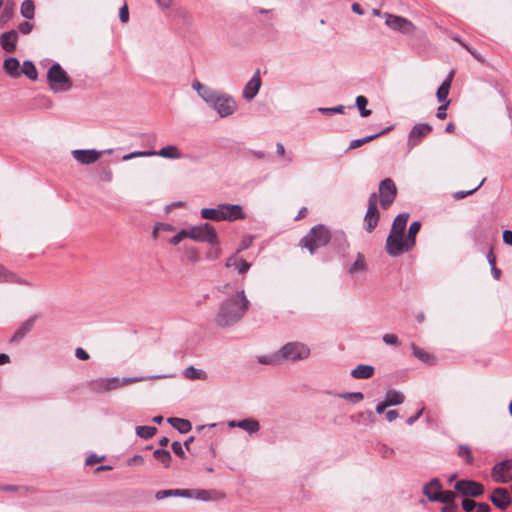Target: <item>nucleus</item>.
I'll return each mask as SVG.
<instances>
[{"instance_id": "obj_29", "label": "nucleus", "mask_w": 512, "mask_h": 512, "mask_svg": "<svg viewBox=\"0 0 512 512\" xmlns=\"http://www.w3.org/2000/svg\"><path fill=\"white\" fill-rule=\"evenodd\" d=\"M167 422L182 434L188 433L192 429L191 422L183 418L170 417L167 419Z\"/></svg>"}, {"instance_id": "obj_10", "label": "nucleus", "mask_w": 512, "mask_h": 512, "mask_svg": "<svg viewBox=\"0 0 512 512\" xmlns=\"http://www.w3.org/2000/svg\"><path fill=\"white\" fill-rule=\"evenodd\" d=\"M396 195L397 188L392 179L386 178L380 182L379 201L383 209H387L393 203Z\"/></svg>"}, {"instance_id": "obj_12", "label": "nucleus", "mask_w": 512, "mask_h": 512, "mask_svg": "<svg viewBox=\"0 0 512 512\" xmlns=\"http://www.w3.org/2000/svg\"><path fill=\"white\" fill-rule=\"evenodd\" d=\"M385 23L391 29L403 34H412L416 30L415 25L410 20L393 14H386Z\"/></svg>"}, {"instance_id": "obj_34", "label": "nucleus", "mask_w": 512, "mask_h": 512, "mask_svg": "<svg viewBox=\"0 0 512 512\" xmlns=\"http://www.w3.org/2000/svg\"><path fill=\"white\" fill-rule=\"evenodd\" d=\"M408 219H409V214L408 213L399 214L394 219L390 232L404 234V230H405V227L407 225Z\"/></svg>"}, {"instance_id": "obj_31", "label": "nucleus", "mask_w": 512, "mask_h": 512, "mask_svg": "<svg viewBox=\"0 0 512 512\" xmlns=\"http://www.w3.org/2000/svg\"><path fill=\"white\" fill-rule=\"evenodd\" d=\"M411 350H412L413 355L418 360H420L426 364H429V365L435 364V358L433 357V355H431L429 352L425 351L424 349L418 347L415 344H411Z\"/></svg>"}, {"instance_id": "obj_57", "label": "nucleus", "mask_w": 512, "mask_h": 512, "mask_svg": "<svg viewBox=\"0 0 512 512\" xmlns=\"http://www.w3.org/2000/svg\"><path fill=\"white\" fill-rule=\"evenodd\" d=\"M382 340L387 345L398 344V337L395 334H384Z\"/></svg>"}, {"instance_id": "obj_61", "label": "nucleus", "mask_w": 512, "mask_h": 512, "mask_svg": "<svg viewBox=\"0 0 512 512\" xmlns=\"http://www.w3.org/2000/svg\"><path fill=\"white\" fill-rule=\"evenodd\" d=\"M144 463V459L141 455H135L128 460L130 466H140Z\"/></svg>"}, {"instance_id": "obj_28", "label": "nucleus", "mask_w": 512, "mask_h": 512, "mask_svg": "<svg viewBox=\"0 0 512 512\" xmlns=\"http://www.w3.org/2000/svg\"><path fill=\"white\" fill-rule=\"evenodd\" d=\"M154 156H160L168 159H181L183 157V153L176 145H168L161 148L158 151H153Z\"/></svg>"}, {"instance_id": "obj_23", "label": "nucleus", "mask_w": 512, "mask_h": 512, "mask_svg": "<svg viewBox=\"0 0 512 512\" xmlns=\"http://www.w3.org/2000/svg\"><path fill=\"white\" fill-rule=\"evenodd\" d=\"M192 88L195 91H197L198 95L209 105L211 104L212 101H214V98L218 94L217 92L203 85L201 82L197 80L192 83Z\"/></svg>"}, {"instance_id": "obj_59", "label": "nucleus", "mask_w": 512, "mask_h": 512, "mask_svg": "<svg viewBox=\"0 0 512 512\" xmlns=\"http://www.w3.org/2000/svg\"><path fill=\"white\" fill-rule=\"evenodd\" d=\"M119 18L123 23H126L129 20V11L126 4L120 8Z\"/></svg>"}, {"instance_id": "obj_41", "label": "nucleus", "mask_w": 512, "mask_h": 512, "mask_svg": "<svg viewBox=\"0 0 512 512\" xmlns=\"http://www.w3.org/2000/svg\"><path fill=\"white\" fill-rule=\"evenodd\" d=\"M21 73L27 76L31 80H36L38 73L35 65L30 61H25L21 68Z\"/></svg>"}, {"instance_id": "obj_5", "label": "nucleus", "mask_w": 512, "mask_h": 512, "mask_svg": "<svg viewBox=\"0 0 512 512\" xmlns=\"http://www.w3.org/2000/svg\"><path fill=\"white\" fill-rule=\"evenodd\" d=\"M278 352L282 363L301 361L310 356V348L301 342H288Z\"/></svg>"}, {"instance_id": "obj_38", "label": "nucleus", "mask_w": 512, "mask_h": 512, "mask_svg": "<svg viewBox=\"0 0 512 512\" xmlns=\"http://www.w3.org/2000/svg\"><path fill=\"white\" fill-rule=\"evenodd\" d=\"M390 130H391V128L388 127V128H386L385 130H383V131H381L379 133H376V134H373V135H369V136H366L364 138L355 139V140L351 141V143L349 145V149H356V148L362 146L363 144L368 143V142L376 139L380 135L385 134L386 132H388Z\"/></svg>"}, {"instance_id": "obj_49", "label": "nucleus", "mask_w": 512, "mask_h": 512, "mask_svg": "<svg viewBox=\"0 0 512 512\" xmlns=\"http://www.w3.org/2000/svg\"><path fill=\"white\" fill-rule=\"evenodd\" d=\"M485 181V178L482 179V181L473 189L469 190V191H457L455 194H454V198L456 200H460V199H463L471 194H473L475 191H477L484 183Z\"/></svg>"}, {"instance_id": "obj_24", "label": "nucleus", "mask_w": 512, "mask_h": 512, "mask_svg": "<svg viewBox=\"0 0 512 512\" xmlns=\"http://www.w3.org/2000/svg\"><path fill=\"white\" fill-rule=\"evenodd\" d=\"M17 39H18L17 31L10 30L1 35L0 44L5 51L11 53L16 49Z\"/></svg>"}, {"instance_id": "obj_40", "label": "nucleus", "mask_w": 512, "mask_h": 512, "mask_svg": "<svg viewBox=\"0 0 512 512\" xmlns=\"http://www.w3.org/2000/svg\"><path fill=\"white\" fill-rule=\"evenodd\" d=\"M157 432V428L154 426H137L136 434L143 439L152 438Z\"/></svg>"}, {"instance_id": "obj_53", "label": "nucleus", "mask_w": 512, "mask_h": 512, "mask_svg": "<svg viewBox=\"0 0 512 512\" xmlns=\"http://www.w3.org/2000/svg\"><path fill=\"white\" fill-rule=\"evenodd\" d=\"M344 399H349L352 401L359 402L363 400L364 396L361 392H349L342 395Z\"/></svg>"}, {"instance_id": "obj_19", "label": "nucleus", "mask_w": 512, "mask_h": 512, "mask_svg": "<svg viewBox=\"0 0 512 512\" xmlns=\"http://www.w3.org/2000/svg\"><path fill=\"white\" fill-rule=\"evenodd\" d=\"M442 491V485L438 478L431 479L423 486V494L432 502H436Z\"/></svg>"}, {"instance_id": "obj_52", "label": "nucleus", "mask_w": 512, "mask_h": 512, "mask_svg": "<svg viewBox=\"0 0 512 512\" xmlns=\"http://www.w3.org/2000/svg\"><path fill=\"white\" fill-rule=\"evenodd\" d=\"M153 151H135L123 157L124 160H128L134 157H149L154 156Z\"/></svg>"}, {"instance_id": "obj_37", "label": "nucleus", "mask_w": 512, "mask_h": 512, "mask_svg": "<svg viewBox=\"0 0 512 512\" xmlns=\"http://www.w3.org/2000/svg\"><path fill=\"white\" fill-rule=\"evenodd\" d=\"M20 13L27 20L33 19L35 16V5L33 0H24L20 7Z\"/></svg>"}, {"instance_id": "obj_60", "label": "nucleus", "mask_w": 512, "mask_h": 512, "mask_svg": "<svg viewBox=\"0 0 512 512\" xmlns=\"http://www.w3.org/2000/svg\"><path fill=\"white\" fill-rule=\"evenodd\" d=\"M157 4V6L162 9L166 10L173 6L174 0H154Z\"/></svg>"}, {"instance_id": "obj_39", "label": "nucleus", "mask_w": 512, "mask_h": 512, "mask_svg": "<svg viewBox=\"0 0 512 512\" xmlns=\"http://www.w3.org/2000/svg\"><path fill=\"white\" fill-rule=\"evenodd\" d=\"M153 456L154 458L161 462L162 464H164L165 467H169L170 466V462H171V454L168 450H165V449H156L153 453Z\"/></svg>"}, {"instance_id": "obj_50", "label": "nucleus", "mask_w": 512, "mask_h": 512, "mask_svg": "<svg viewBox=\"0 0 512 512\" xmlns=\"http://www.w3.org/2000/svg\"><path fill=\"white\" fill-rule=\"evenodd\" d=\"M184 238H188L187 229L180 230L176 235L170 239V243L174 246L178 245Z\"/></svg>"}, {"instance_id": "obj_21", "label": "nucleus", "mask_w": 512, "mask_h": 512, "mask_svg": "<svg viewBox=\"0 0 512 512\" xmlns=\"http://www.w3.org/2000/svg\"><path fill=\"white\" fill-rule=\"evenodd\" d=\"M228 426L231 428L238 427L249 434H254L260 430V424L257 420L252 418L243 419L241 421H230L228 422Z\"/></svg>"}, {"instance_id": "obj_26", "label": "nucleus", "mask_w": 512, "mask_h": 512, "mask_svg": "<svg viewBox=\"0 0 512 512\" xmlns=\"http://www.w3.org/2000/svg\"><path fill=\"white\" fill-rule=\"evenodd\" d=\"M454 77V72L450 71L448 75L446 76L445 80L442 82V84L439 86L436 96L439 102L446 103V101H449L448 94L451 87V83Z\"/></svg>"}, {"instance_id": "obj_45", "label": "nucleus", "mask_w": 512, "mask_h": 512, "mask_svg": "<svg viewBox=\"0 0 512 512\" xmlns=\"http://www.w3.org/2000/svg\"><path fill=\"white\" fill-rule=\"evenodd\" d=\"M420 227H421V224L418 221L411 223L409 230H408V236L406 238L408 240L409 246L413 247L415 245V236L419 232Z\"/></svg>"}, {"instance_id": "obj_4", "label": "nucleus", "mask_w": 512, "mask_h": 512, "mask_svg": "<svg viewBox=\"0 0 512 512\" xmlns=\"http://www.w3.org/2000/svg\"><path fill=\"white\" fill-rule=\"evenodd\" d=\"M156 376L151 377H132V378H118V377H112V378H99L91 381L89 383L90 389L96 393H105L112 390H115L121 386L143 381L146 379H154Z\"/></svg>"}, {"instance_id": "obj_11", "label": "nucleus", "mask_w": 512, "mask_h": 512, "mask_svg": "<svg viewBox=\"0 0 512 512\" xmlns=\"http://www.w3.org/2000/svg\"><path fill=\"white\" fill-rule=\"evenodd\" d=\"M380 215L377 208V194L372 193L368 198V208L364 217L365 229L371 233L377 226Z\"/></svg>"}, {"instance_id": "obj_56", "label": "nucleus", "mask_w": 512, "mask_h": 512, "mask_svg": "<svg viewBox=\"0 0 512 512\" xmlns=\"http://www.w3.org/2000/svg\"><path fill=\"white\" fill-rule=\"evenodd\" d=\"M171 447H172L173 452H174L177 456H179V457H181V458H185V452H184V450H183V446H182V444H181L180 442H178V441H174V442L172 443Z\"/></svg>"}, {"instance_id": "obj_22", "label": "nucleus", "mask_w": 512, "mask_h": 512, "mask_svg": "<svg viewBox=\"0 0 512 512\" xmlns=\"http://www.w3.org/2000/svg\"><path fill=\"white\" fill-rule=\"evenodd\" d=\"M226 267L237 270L239 274H245L251 267V264L243 260L237 253L226 260Z\"/></svg>"}, {"instance_id": "obj_27", "label": "nucleus", "mask_w": 512, "mask_h": 512, "mask_svg": "<svg viewBox=\"0 0 512 512\" xmlns=\"http://www.w3.org/2000/svg\"><path fill=\"white\" fill-rule=\"evenodd\" d=\"M462 508L465 512H489L491 509L487 503H479L469 498L463 499Z\"/></svg>"}, {"instance_id": "obj_30", "label": "nucleus", "mask_w": 512, "mask_h": 512, "mask_svg": "<svg viewBox=\"0 0 512 512\" xmlns=\"http://www.w3.org/2000/svg\"><path fill=\"white\" fill-rule=\"evenodd\" d=\"M373 373V366L360 364L351 371V376L355 379H368L373 376Z\"/></svg>"}, {"instance_id": "obj_63", "label": "nucleus", "mask_w": 512, "mask_h": 512, "mask_svg": "<svg viewBox=\"0 0 512 512\" xmlns=\"http://www.w3.org/2000/svg\"><path fill=\"white\" fill-rule=\"evenodd\" d=\"M503 241L505 244L512 246V231L505 230L503 232Z\"/></svg>"}, {"instance_id": "obj_7", "label": "nucleus", "mask_w": 512, "mask_h": 512, "mask_svg": "<svg viewBox=\"0 0 512 512\" xmlns=\"http://www.w3.org/2000/svg\"><path fill=\"white\" fill-rule=\"evenodd\" d=\"M188 238L198 242H207L210 244L218 243L216 230L210 223H203L187 228Z\"/></svg>"}, {"instance_id": "obj_1", "label": "nucleus", "mask_w": 512, "mask_h": 512, "mask_svg": "<svg viewBox=\"0 0 512 512\" xmlns=\"http://www.w3.org/2000/svg\"><path fill=\"white\" fill-rule=\"evenodd\" d=\"M250 308L245 291L239 290L227 297L220 305L215 322L220 327H229L239 322Z\"/></svg>"}, {"instance_id": "obj_46", "label": "nucleus", "mask_w": 512, "mask_h": 512, "mask_svg": "<svg viewBox=\"0 0 512 512\" xmlns=\"http://www.w3.org/2000/svg\"><path fill=\"white\" fill-rule=\"evenodd\" d=\"M458 456L463 458L466 463L471 464L474 461L471 450L466 445H459L458 447Z\"/></svg>"}, {"instance_id": "obj_33", "label": "nucleus", "mask_w": 512, "mask_h": 512, "mask_svg": "<svg viewBox=\"0 0 512 512\" xmlns=\"http://www.w3.org/2000/svg\"><path fill=\"white\" fill-rule=\"evenodd\" d=\"M366 270L367 264L365 262L364 256L361 253H357L356 259L353 262V264H351V266L349 267L348 272L351 275H355L358 273H364Z\"/></svg>"}, {"instance_id": "obj_54", "label": "nucleus", "mask_w": 512, "mask_h": 512, "mask_svg": "<svg viewBox=\"0 0 512 512\" xmlns=\"http://www.w3.org/2000/svg\"><path fill=\"white\" fill-rule=\"evenodd\" d=\"M319 112L323 114H332V113H343L344 112V106L338 105L336 107L332 108H319Z\"/></svg>"}, {"instance_id": "obj_2", "label": "nucleus", "mask_w": 512, "mask_h": 512, "mask_svg": "<svg viewBox=\"0 0 512 512\" xmlns=\"http://www.w3.org/2000/svg\"><path fill=\"white\" fill-rule=\"evenodd\" d=\"M200 214L203 219L216 222L236 221L246 217L240 205L228 203L218 204L215 208H202Z\"/></svg>"}, {"instance_id": "obj_17", "label": "nucleus", "mask_w": 512, "mask_h": 512, "mask_svg": "<svg viewBox=\"0 0 512 512\" xmlns=\"http://www.w3.org/2000/svg\"><path fill=\"white\" fill-rule=\"evenodd\" d=\"M261 84L260 70L257 69L252 78L246 83L243 97L249 101L254 99L260 90Z\"/></svg>"}, {"instance_id": "obj_48", "label": "nucleus", "mask_w": 512, "mask_h": 512, "mask_svg": "<svg viewBox=\"0 0 512 512\" xmlns=\"http://www.w3.org/2000/svg\"><path fill=\"white\" fill-rule=\"evenodd\" d=\"M439 498L440 499H437L436 502H441V503H444V504H448V503H454V500L456 498V494L453 492V491H441L440 495H439Z\"/></svg>"}, {"instance_id": "obj_6", "label": "nucleus", "mask_w": 512, "mask_h": 512, "mask_svg": "<svg viewBox=\"0 0 512 512\" xmlns=\"http://www.w3.org/2000/svg\"><path fill=\"white\" fill-rule=\"evenodd\" d=\"M47 80L51 90L54 92L68 91L72 85L67 73L58 63L53 64L49 68Z\"/></svg>"}, {"instance_id": "obj_14", "label": "nucleus", "mask_w": 512, "mask_h": 512, "mask_svg": "<svg viewBox=\"0 0 512 512\" xmlns=\"http://www.w3.org/2000/svg\"><path fill=\"white\" fill-rule=\"evenodd\" d=\"M491 476L496 483H507L512 479V460L497 463L491 470Z\"/></svg>"}, {"instance_id": "obj_9", "label": "nucleus", "mask_w": 512, "mask_h": 512, "mask_svg": "<svg viewBox=\"0 0 512 512\" xmlns=\"http://www.w3.org/2000/svg\"><path fill=\"white\" fill-rule=\"evenodd\" d=\"M210 106L222 118L232 115L236 109V102L233 97L224 94H217Z\"/></svg>"}, {"instance_id": "obj_25", "label": "nucleus", "mask_w": 512, "mask_h": 512, "mask_svg": "<svg viewBox=\"0 0 512 512\" xmlns=\"http://www.w3.org/2000/svg\"><path fill=\"white\" fill-rule=\"evenodd\" d=\"M35 323V317L25 320L11 337L10 342L15 343L21 341L29 332L32 331Z\"/></svg>"}, {"instance_id": "obj_47", "label": "nucleus", "mask_w": 512, "mask_h": 512, "mask_svg": "<svg viewBox=\"0 0 512 512\" xmlns=\"http://www.w3.org/2000/svg\"><path fill=\"white\" fill-rule=\"evenodd\" d=\"M185 258L192 264H196L200 261V255L194 247H190L185 250Z\"/></svg>"}, {"instance_id": "obj_55", "label": "nucleus", "mask_w": 512, "mask_h": 512, "mask_svg": "<svg viewBox=\"0 0 512 512\" xmlns=\"http://www.w3.org/2000/svg\"><path fill=\"white\" fill-rule=\"evenodd\" d=\"M34 28V25L28 21H24L22 23L19 24L18 26V30L22 33V34H29Z\"/></svg>"}, {"instance_id": "obj_51", "label": "nucleus", "mask_w": 512, "mask_h": 512, "mask_svg": "<svg viewBox=\"0 0 512 512\" xmlns=\"http://www.w3.org/2000/svg\"><path fill=\"white\" fill-rule=\"evenodd\" d=\"M192 497L198 500L208 501L211 499L210 492L207 490H191Z\"/></svg>"}, {"instance_id": "obj_18", "label": "nucleus", "mask_w": 512, "mask_h": 512, "mask_svg": "<svg viewBox=\"0 0 512 512\" xmlns=\"http://www.w3.org/2000/svg\"><path fill=\"white\" fill-rule=\"evenodd\" d=\"M491 502L501 510H505L511 504V496L506 488H495L490 496Z\"/></svg>"}, {"instance_id": "obj_15", "label": "nucleus", "mask_w": 512, "mask_h": 512, "mask_svg": "<svg viewBox=\"0 0 512 512\" xmlns=\"http://www.w3.org/2000/svg\"><path fill=\"white\" fill-rule=\"evenodd\" d=\"M432 129V126L428 123H418L414 125L408 135L407 145L409 150L416 147L423 138L431 133Z\"/></svg>"}, {"instance_id": "obj_58", "label": "nucleus", "mask_w": 512, "mask_h": 512, "mask_svg": "<svg viewBox=\"0 0 512 512\" xmlns=\"http://www.w3.org/2000/svg\"><path fill=\"white\" fill-rule=\"evenodd\" d=\"M449 101H446V103H443L442 105H440L437 109V113H436V117L443 120L446 118L447 116V113H446V110H447V107L449 105Z\"/></svg>"}, {"instance_id": "obj_62", "label": "nucleus", "mask_w": 512, "mask_h": 512, "mask_svg": "<svg viewBox=\"0 0 512 512\" xmlns=\"http://www.w3.org/2000/svg\"><path fill=\"white\" fill-rule=\"evenodd\" d=\"M75 356L80 360H88L89 354L83 349V348H76L75 350Z\"/></svg>"}, {"instance_id": "obj_8", "label": "nucleus", "mask_w": 512, "mask_h": 512, "mask_svg": "<svg viewBox=\"0 0 512 512\" xmlns=\"http://www.w3.org/2000/svg\"><path fill=\"white\" fill-rule=\"evenodd\" d=\"M411 248L412 246L408 245V240L404 238V234L390 232L388 235L386 250L390 256L397 257Z\"/></svg>"}, {"instance_id": "obj_35", "label": "nucleus", "mask_w": 512, "mask_h": 512, "mask_svg": "<svg viewBox=\"0 0 512 512\" xmlns=\"http://www.w3.org/2000/svg\"><path fill=\"white\" fill-rule=\"evenodd\" d=\"M404 399V395L396 390H389L385 394V401L389 407L402 404Z\"/></svg>"}, {"instance_id": "obj_16", "label": "nucleus", "mask_w": 512, "mask_h": 512, "mask_svg": "<svg viewBox=\"0 0 512 512\" xmlns=\"http://www.w3.org/2000/svg\"><path fill=\"white\" fill-rule=\"evenodd\" d=\"M103 153L104 151H97L95 149H77L71 152L72 157L82 165L95 163Z\"/></svg>"}, {"instance_id": "obj_44", "label": "nucleus", "mask_w": 512, "mask_h": 512, "mask_svg": "<svg viewBox=\"0 0 512 512\" xmlns=\"http://www.w3.org/2000/svg\"><path fill=\"white\" fill-rule=\"evenodd\" d=\"M367 104H368V99L365 96L360 95V96L356 97V106L358 107V109L360 111V115L362 117H368L372 113L371 110L366 109Z\"/></svg>"}, {"instance_id": "obj_13", "label": "nucleus", "mask_w": 512, "mask_h": 512, "mask_svg": "<svg viewBox=\"0 0 512 512\" xmlns=\"http://www.w3.org/2000/svg\"><path fill=\"white\" fill-rule=\"evenodd\" d=\"M454 489L468 497H479L484 493V486L473 480H459L455 483Z\"/></svg>"}, {"instance_id": "obj_32", "label": "nucleus", "mask_w": 512, "mask_h": 512, "mask_svg": "<svg viewBox=\"0 0 512 512\" xmlns=\"http://www.w3.org/2000/svg\"><path fill=\"white\" fill-rule=\"evenodd\" d=\"M158 500L164 499L170 496H181V497H192V492L189 489H173V490H161L156 493Z\"/></svg>"}, {"instance_id": "obj_36", "label": "nucleus", "mask_w": 512, "mask_h": 512, "mask_svg": "<svg viewBox=\"0 0 512 512\" xmlns=\"http://www.w3.org/2000/svg\"><path fill=\"white\" fill-rule=\"evenodd\" d=\"M4 69L11 77H18L20 75L19 71V61L14 58H8L4 62Z\"/></svg>"}, {"instance_id": "obj_3", "label": "nucleus", "mask_w": 512, "mask_h": 512, "mask_svg": "<svg viewBox=\"0 0 512 512\" xmlns=\"http://www.w3.org/2000/svg\"><path fill=\"white\" fill-rule=\"evenodd\" d=\"M330 239V230L323 224H317L299 241L298 245L313 255L317 249L327 245Z\"/></svg>"}, {"instance_id": "obj_43", "label": "nucleus", "mask_w": 512, "mask_h": 512, "mask_svg": "<svg viewBox=\"0 0 512 512\" xmlns=\"http://www.w3.org/2000/svg\"><path fill=\"white\" fill-rule=\"evenodd\" d=\"M258 361L262 364H267V365H272V366H277V365L282 364L278 351L271 355L260 356V357H258Z\"/></svg>"}, {"instance_id": "obj_20", "label": "nucleus", "mask_w": 512, "mask_h": 512, "mask_svg": "<svg viewBox=\"0 0 512 512\" xmlns=\"http://www.w3.org/2000/svg\"><path fill=\"white\" fill-rule=\"evenodd\" d=\"M5 283L29 285V283L25 279L19 277L16 273L7 269L4 265L0 264V284Z\"/></svg>"}, {"instance_id": "obj_42", "label": "nucleus", "mask_w": 512, "mask_h": 512, "mask_svg": "<svg viewBox=\"0 0 512 512\" xmlns=\"http://www.w3.org/2000/svg\"><path fill=\"white\" fill-rule=\"evenodd\" d=\"M184 376L188 379H205L206 373L201 369H196L193 366H189L184 370Z\"/></svg>"}, {"instance_id": "obj_64", "label": "nucleus", "mask_w": 512, "mask_h": 512, "mask_svg": "<svg viewBox=\"0 0 512 512\" xmlns=\"http://www.w3.org/2000/svg\"><path fill=\"white\" fill-rule=\"evenodd\" d=\"M458 506L455 503L445 504L442 508V512H457Z\"/></svg>"}]
</instances>
